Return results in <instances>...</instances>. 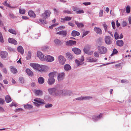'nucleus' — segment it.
<instances>
[{"instance_id":"35","label":"nucleus","mask_w":131,"mask_h":131,"mask_svg":"<svg viewBox=\"0 0 131 131\" xmlns=\"http://www.w3.org/2000/svg\"><path fill=\"white\" fill-rule=\"evenodd\" d=\"M11 72L14 74H16L17 72V70L16 69L12 67H10Z\"/></svg>"},{"instance_id":"54","label":"nucleus","mask_w":131,"mask_h":131,"mask_svg":"<svg viewBox=\"0 0 131 131\" xmlns=\"http://www.w3.org/2000/svg\"><path fill=\"white\" fill-rule=\"evenodd\" d=\"M89 31H86L83 32L82 37H83L87 35L89 33Z\"/></svg>"},{"instance_id":"40","label":"nucleus","mask_w":131,"mask_h":131,"mask_svg":"<svg viewBox=\"0 0 131 131\" xmlns=\"http://www.w3.org/2000/svg\"><path fill=\"white\" fill-rule=\"evenodd\" d=\"M82 98L83 100H89L91 99H92V97L91 96H82Z\"/></svg>"},{"instance_id":"32","label":"nucleus","mask_w":131,"mask_h":131,"mask_svg":"<svg viewBox=\"0 0 131 131\" xmlns=\"http://www.w3.org/2000/svg\"><path fill=\"white\" fill-rule=\"evenodd\" d=\"M75 23L78 28H81L84 27V25L82 23H79L77 21H75Z\"/></svg>"},{"instance_id":"46","label":"nucleus","mask_w":131,"mask_h":131,"mask_svg":"<svg viewBox=\"0 0 131 131\" xmlns=\"http://www.w3.org/2000/svg\"><path fill=\"white\" fill-rule=\"evenodd\" d=\"M115 38V39L117 40L119 38V36L117 32H116L114 35Z\"/></svg>"},{"instance_id":"64","label":"nucleus","mask_w":131,"mask_h":131,"mask_svg":"<svg viewBox=\"0 0 131 131\" xmlns=\"http://www.w3.org/2000/svg\"><path fill=\"white\" fill-rule=\"evenodd\" d=\"M5 73H7V71L6 69L5 68H3L2 70Z\"/></svg>"},{"instance_id":"26","label":"nucleus","mask_w":131,"mask_h":131,"mask_svg":"<svg viewBox=\"0 0 131 131\" xmlns=\"http://www.w3.org/2000/svg\"><path fill=\"white\" fill-rule=\"evenodd\" d=\"M54 42L55 44L57 45H60L62 44V41L58 39H56L54 40Z\"/></svg>"},{"instance_id":"36","label":"nucleus","mask_w":131,"mask_h":131,"mask_svg":"<svg viewBox=\"0 0 131 131\" xmlns=\"http://www.w3.org/2000/svg\"><path fill=\"white\" fill-rule=\"evenodd\" d=\"M6 102L8 103L11 101L12 100L10 96L9 95L6 96L5 97Z\"/></svg>"},{"instance_id":"24","label":"nucleus","mask_w":131,"mask_h":131,"mask_svg":"<svg viewBox=\"0 0 131 131\" xmlns=\"http://www.w3.org/2000/svg\"><path fill=\"white\" fill-rule=\"evenodd\" d=\"M72 36L73 37L79 36L80 35V33L76 31L73 30L71 33Z\"/></svg>"},{"instance_id":"27","label":"nucleus","mask_w":131,"mask_h":131,"mask_svg":"<svg viewBox=\"0 0 131 131\" xmlns=\"http://www.w3.org/2000/svg\"><path fill=\"white\" fill-rule=\"evenodd\" d=\"M116 43L117 45L120 47L122 46L124 44L123 41L121 40H117Z\"/></svg>"},{"instance_id":"8","label":"nucleus","mask_w":131,"mask_h":131,"mask_svg":"<svg viewBox=\"0 0 131 131\" xmlns=\"http://www.w3.org/2000/svg\"><path fill=\"white\" fill-rule=\"evenodd\" d=\"M65 74L64 72L59 73L58 75L57 79L59 82L61 81L64 79Z\"/></svg>"},{"instance_id":"52","label":"nucleus","mask_w":131,"mask_h":131,"mask_svg":"<svg viewBox=\"0 0 131 131\" xmlns=\"http://www.w3.org/2000/svg\"><path fill=\"white\" fill-rule=\"evenodd\" d=\"M8 50L10 52H14L15 51V50L10 47H8L7 48Z\"/></svg>"},{"instance_id":"2","label":"nucleus","mask_w":131,"mask_h":131,"mask_svg":"<svg viewBox=\"0 0 131 131\" xmlns=\"http://www.w3.org/2000/svg\"><path fill=\"white\" fill-rule=\"evenodd\" d=\"M30 66L34 69L40 72L43 71L44 70V66L43 65H40L36 63H32L30 64Z\"/></svg>"},{"instance_id":"53","label":"nucleus","mask_w":131,"mask_h":131,"mask_svg":"<svg viewBox=\"0 0 131 131\" xmlns=\"http://www.w3.org/2000/svg\"><path fill=\"white\" fill-rule=\"evenodd\" d=\"M84 11L83 10L80 9L77 11V14H80L82 13H83Z\"/></svg>"},{"instance_id":"39","label":"nucleus","mask_w":131,"mask_h":131,"mask_svg":"<svg viewBox=\"0 0 131 131\" xmlns=\"http://www.w3.org/2000/svg\"><path fill=\"white\" fill-rule=\"evenodd\" d=\"M24 108L26 109H30L33 107L32 105L30 104H26L24 106Z\"/></svg>"},{"instance_id":"21","label":"nucleus","mask_w":131,"mask_h":131,"mask_svg":"<svg viewBox=\"0 0 131 131\" xmlns=\"http://www.w3.org/2000/svg\"><path fill=\"white\" fill-rule=\"evenodd\" d=\"M87 61L90 62H95L97 61V59H95L91 57H88L87 58Z\"/></svg>"},{"instance_id":"29","label":"nucleus","mask_w":131,"mask_h":131,"mask_svg":"<svg viewBox=\"0 0 131 131\" xmlns=\"http://www.w3.org/2000/svg\"><path fill=\"white\" fill-rule=\"evenodd\" d=\"M17 50L18 51L23 54L24 53V50L23 47L21 46H19L17 48Z\"/></svg>"},{"instance_id":"37","label":"nucleus","mask_w":131,"mask_h":131,"mask_svg":"<svg viewBox=\"0 0 131 131\" xmlns=\"http://www.w3.org/2000/svg\"><path fill=\"white\" fill-rule=\"evenodd\" d=\"M56 72H51L49 73V78H54V77L56 75Z\"/></svg>"},{"instance_id":"44","label":"nucleus","mask_w":131,"mask_h":131,"mask_svg":"<svg viewBox=\"0 0 131 131\" xmlns=\"http://www.w3.org/2000/svg\"><path fill=\"white\" fill-rule=\"evenodd\" d=\"M118 52V51L116 49H113V53L111 54L110 56H113V54H117Z\"/></svg>"},{"instance_id":"13","label":"nucleus","mask_w":131,"mask_h":131,"mask_svg":"<svg viewBox=\"0 0 131 131\" xmlns=\"http://www.w3.org/2000/svg\"><path fill=\"white\" fill-rule=\"evenodd\" d=\"M80 61L77 59L75 60V62L77 66L82 64V62L84 61V57L83 56H82L80 59Z\"/></svg>"},{"instance_id":"62","label":"nucleus","mask_w":131,"mask_h":131,"mask_svg":"<svg viewBox=\"0 0 131 131\" xmlns=\"http://www.w3.org/2000/svg\"><path fill=\"white\" fill-rule=\"evenodd\" d=\"M112 27L113 28L115 29V22L114 21H112Z\"/></svg>"},{"instance_id":"19","label":"nucleus","mask_w":131,"mask_h":131,"mask_svg":"<svg viewBox=\"0 0 131 131\" xmlns=\"http://www.w3.org/2000/svg\"><path fill=\"white\" fill-rule=\"evenodd\" d=\"M94 30L97 34L101 35L102 33L101 29L99 27H95L94 28Z\"/></svg>"},{"instance_id":"47","label":"nucleus","mask_w":131,"mask_h":131,"mask_svg":"<svg viewBox=\"0 0 131 131\" xmlns=\"http://www.w3.org/2000/svg\"><path fill=\"white\" fill-rule=\"evenodd\" d=\"M52 106V105L51 104H47L45 105V107L46 108H49L51 107Z\"/></svg>"},{"instance_id":"22","label":"nucleus","mask_w":131,"mask_h":131,"mask_svg":"<svg viewBox=\"0 0 131 131\" xmlns=\"http://www.w3.org/2000/svg\"><path fill=\"white\" fill-rule=\"evenodd\" d=\"M72 17L69 16L66 17L64 18H61V22H64L65 21H69L71 19Z\"/></svg>"},{"instance_id":"51","label":"nucleus","mask_w":131,"mask_h":131,"mask_svg":"<svg viewBox=\"0 0 131 131\" xmlns=\"http://www.w3.org/2000/svg\"><path fill=\"white\" fill-rule=\"evenodd\" d=\"M94 56L97 58L99 56V52L97 51H95L94 53Z\"/></svg>"},{"instance_id":"12","label":"nucleus","mask_w":131,"mask_h":131,"mask_svg":"<svg viewBox=\"0 0 131 131\" xmlns=\"http://www.w3.org/2000/svg\"><path fill=\"white\" fill-rule=\"evenodd\" d=\"M57 90V88H50L48 89V91L49 93L51 95H55V93Z\"/></svg>"},{"instance_id":"5","label":"nucleus","mask_w":131,"mask_h":131,"mask_svg":"<svg viewBox=\"0 0 131 131\" xmlns=\"http://www.w3.org/2000/svg\"><path fill=\"white\" fill-rule=\"evenodd\" d=\"M97 49L98 50L99 53L101 54L106 53L107 51V49L103 46H98Z\"/></svg>"},{"instance_id":"9","label":"nucleus","mask_w":131,"mask_h":131,"mask_svg":"<svg viewBox=\"0 0 131 131\" xmlns=\"http://www.w3.org/2000/svg\"><path fill=\"white\" fill-rule=\"evenodd\" d=\"M102 114H100L99 115H95L92 117V119L94 121H96L100 119L102 117Z\"/></svg>"},{"instance_id":"34","label":"nucleus","mask_w":131,"mask_h":131,"mask_svg":"<svg viewBox=\"0 0 131 131\" xmlns=\"http://www.w3.org/2000/svg\"><path fill=\"white\" fill-rule=\"evenodd\" d=\"M38 81L39 83L40 84L43 83L44 81V79L42 77H39L38 79Z\"/></svg>"},{"instance_id":"42","label":"nucleus","mask_w":131,"mask_h":131,"mask_svg":"<svg viewBox=\"0 0 131 131\" xmlns=\"http://www.w3.org/2000/svg\"><path fill=\"white\" fill-rule=\"evenodd\" d=\"M19 12L21 14H24L25 13V10L23 9L19 8Z\"/></svg>"},{"instance_id":"50","label":"nucleus","mask_w":131,"mask_h":131,"mask_svg":"<svg viewBox=\"0 0 131 131\" xmlns=\"http://www.w3.org/2000/svg\"><path fill=\"white\" fill-rule=\"evenodd\" d=\"M103 11L102 9L100 10L99 13V17H102L103 16Z\"/></svg>"},{"instance_id":"4","label":"nucleus","mask_w":131,"mask_h":131,"mask_svg":"<svg viewBox=\"0 0 131 131\" xmlns=\"http://www.w3.org/2000/svg\"><path fill=\"white\" fill-rule=\"evenodd\" d=\"M91 48L90 45H86L85 46L83 50L85 53L89 55H91L92 54L93 51L90 50Z\"/></svg>"},{"instance_id":"56","label":"nucleus","mask_w":131,"mask_h":131,"mask_svg":"<svg viewBox=\"0 0 131 131\" xmlns=\"http://www.w3.org/2000/svg\"><path fill=\"white\" fill-rule=\"evenodd\" d=\"M63 12L65 13H67L68 14H72L71 12L68 10H65L63 11Z\"/></svg>"},{"instance_id":"31","label":"nucleus","mask_w":131,"mask_h":131,"mask_svg":"<svg viewBox=\"0 0 131 131\" xmlns=\"http://www.w3.org/2000/svg\"><path fill=\"white\" fill-rule=\"evenodd\" d=\"M35 94L36 95H42L43 93L42 91L40 90H36L35 91Z\"/></svg>"},{"instance_id":"38","label":"nucleus","mask_w":131,"mask_h":131,"mask_svg":"<svg viewBox=\"0 0 131 131\" xmlns=\"http://www.w3.org/2000/svg\"><path fill=\"white\" fill-rule=\"evenodd\" d=\"M66 55L69 59H71L73 58V56L70 53L68 52L66 53Z\"/></svg>"},{"instance_id":"41","label":"nucleus","mask_w":131,"mask_h":131,"mask_svg":"<svg viewBox=\"0 0 131 131\" xmlns=\"http://www.w3.org/2000/svg\"><path fill=\"white\" fill-rule=\"evenodd\" d=\"M126 13H129L130 12V6H129L128 5L127 6L126 8Z\"/></svg>"},{"instance_id":"6","label":"nucleus","mask_w":131,"mask_h":131,"mask_svg":"<svg viewBox=\"0 0 131 131\" xmlns=\"http://www.w3.org/2000/svg\"><path fill=\"white\" fill-rule=\"evenodd\" d=\"M58 58V60L60 64L61 65H63L64 64L66 61V59L63 56H59Z\"/></svg>"},{"instance_id":"18","label":"nucleus","mask_w":131,"mask_h":131,"mask_svg":"<svg viewBox=\"0 0 131 131\" xmlns=\"http://www.w3.org/2000/svg\"><path fill=\"white\" fill-rule=\"evenodd\" d=\"M7 52L6 51H2L0 53V56L3 58H5L7 56Z\"/></svg>"},{"instance_id":"7","label":"nucleus","mask_w":131,"mask_h":131,"mask_svg":"<svg viewBox=\"0 0 131 131\" xmlns=\"http://www.w3.org/2000/svg\"><path fill=\"white\" fill-rule=\"evenodd\" d=\"M37 56L39 59L41 61H45L46 59V57L40 51H37Z\"/></svg>"},{"instance_id":"15","label":"nucleus","mask_w":131,"mask_h":131,"mask_svg":"<svg viewBox=\"0 0 131 131\" xmlns=\"http://www.w3.org/2000/svg\"><path fill=\"white\" fill-rule=\"evenodd\" d=\"M73 52L76 54H79L81 53V51L80 49L76 48H74L72 49Z\"/></svg>"},{"instance_id":"49","label":"nucleus","mask_w":131,"mask_h":131,"mask_svg":"<svg viewBox=\"0 0 131 131\" xmlns=\"http://www.w3.org/2000/svg\"><path fill=\"white\" fill-rule=\"evenodd\" d=\"M0 42L2 43H3L4 41L3 39L2 35L1 33L0 32Z\"/></svg>"},{"instance_id":"57","label":"nucleus","mask_w":131,"mask_h":131,"mask_svg":"<svg viewBox=\"0 0 131 131\" xmlns=\"http://www.w3.org/2000/svg\"><path fill=\"white\" fill-rule=\"evenodd\" d=\"M19 80H20V82L22 83H24V79L23 78L21 77H20L19 78Z\"/></svg>"},{"instance_id":"25","label":"nucleus","mask_w":131,"mask_h":131,"mask_svg":"<svg viewBox=\"0 0 131 131\" xmlns=\"http://www.w3.org/2000/svg\"><path fill=\"white\" fill-rule=\"evenodd\" d=\"M64 68L65 71H68L71 69V67L69 64H67L64 66Z\"/></svg>"},{"instance_id":"59","label":"nucleus","mask_w":131,"mask_h":131,"mask_svg":"<svg viewBox=\"0 0 131 131\" xmlns=\"http://www.w3.org/2000/svg\"><path fill=\"white\" fill-rule=\"evenodd\" d=\"M4 102V100L1 98H0V104L1 105H3Z\"/></svg>"},{"instance_id":"33","label":"nucleus","mask_w":131,"mask_h":131,"mask_svg":"<svg viewBox=\"0 0 131 131\" xmlns=\"http://www.w3.org/2000/svg\"><path fill=\"white\" fill-rule=\"evenodd\" d=\"M57 34L60 35H63L64 36H66L67 33L66 31L62 30L57 32Z\"/></svg>"},{"instance_id":"48","label":"nucleus","mask_w":131,"mask_h":131,"mask_svg":"<svg viewBox=\"0 0 131 131\" xmlns=\"http://www.w3.org/2000/svg\"><path fill=\"white\" fill-rule=\"evenodd\" d=\"M49 49V47L48 46H44L42 48V50L44 51H45Z\"/></svg>"},{"instance_id":"55","label":"nucleus","mask_w":131,"mask_h":131,"mask_svg":"<svg viewBox=\"0 0 131 131\" xmlns=\"http://www.w3.org/2000/svg\"><path fill=\"white\" fill-rule=\"evenodd\" d=\"M9 105L11 107H12L13 106H14L15 107H16L17 106V105L14 102H12V103L10 104Z\"/></svg>"},{"instance_id":"23","label":"nucleus","mask_w":131,"mask_h":131,"mask_svg":"<svg viewBox=\"0 0 131 131\" xmlns=\"http://www.w3.org/2000/svg\"><path fill=\"white\" fill-rule=\"evenodd\" d=\"M28 14L29 16L31 17H32L35 18L36 16V15L34 13V12L31 10H30L28 13Z\"/></svg>"},{"instance_id":"28","label":"nucleus","mask_w":131,"mask_h":131,"mask_svg":"<svg viewBox=\"0 0 131 131\" xmlns=\"http://www.w3.org/2000/svg\"><path fill=\"white\" fill-rule=\"evenodd\" d=\"M26 72L27 74L29 76H32L33 75V74L32 71L29 69H27Z\"/></svg>"},{"instance_id":"63","label":"nucleus","mask_w":131,"mask_h":131,"mask_svg":"<svg viewBox=\"0 0 131 131\" xmlns=\"http://www.w3.org/2000/svg\"><path fill=\"white\" fill-rule=\"evenodd\" d=\"M127 24V23L126 21H124L122 23V26L123 27H124Z\"/></svg>"},{"instance_id":"11","label":"nucleus","mask_w":131,"mask_h":131,"mask_svg":"<svg viewBox=\"0 0 131 131\" xmlns=\"http://www.w3.org/2000/svg\"><path fill=\"white\" fill-rule=\"evenodd\" d=\"M112 39L109 36H107L105 37V43L107 45H110L112 43Z\"/></svg>"},{"instance_id":"20","label":"nucleus","mask_w":131,"mask_h":131,"mask_svg":"<svg viewBox=\"0 0 131 131\" xmlns=\"http://www.w3.org/2000/svg\"><path fill=\"white\" fill-rule=\"evenodd\" d=\"M8 40L9 43L15 45H16L17 43V41L13 38H9Z\"/></svg>"},{"instance_id":"1","label":"nucleus","mask_w":131,"mask_h":131,"mask_svg":"<svg viewBox=\"0 0 131 131\" xmlns=\"http://www.w3.org/2000/svg\"><path fill=\"white\" fill-rule=\"evenodd\" d=\"M51 14V12L49 11L46 10L44 13L41 15L43 19H40L39 21H38V23L39 24H46L47 22L45 19L49 16Z\"/></svg>"},{"instance_id":"60","label":"nucleus","mask_w":131,"mask_h":131,"mask_svg":"<svg viewBox=\"0 0 131 131\" xmlns=\"http://www.w3.org/2000/svg\"><path fill=\"white\" fill-rule=\"evenodd\" d=\"M75 99L77 100H83L82 96H81Z\"/></svg>"},{"instance_id":"14","label":"nucleus","mask_w":131,"mask_h":131,"mask_svg":"<svg viewBox=\"0 0 131 131\" xmlns=\"http://www.w3.org/2000/svg\"><path fill=\"white\" fill-rule=\"evenodd\" d=\"M46 60L47 61L49 62H51L54 60V58L51 56L47 55L46 57Z\"/></svg>"},{"instance_id":"58","label":"nucleus","mask_w":131,"mask_h":131,"mask_svg":"<svg viewBox=\"0 0 131 131\" xmlns=\"http://www.w3.org/2000/svg\"><path fill=\"white\" fill-rule=\"evenodd\" d=\"M83 4L85 6H87L91 4V3L90 2H86L83 3Z\"/></svg>"},{"instance_id":"16","label":"nucleus","mask_w":131,"mask_h":131,"mask_svg":"<svg viewBox=\"0 0 131 131\" xmlns=\"http://www.w3.org/2000/svg\"><path fill=\"white\" fill-rule=\"evenodd\" d=\"M76 43V42L74 41L69 40L66 42V45H67L72 46L75 45Z\"/></svg>"},{"instance_id":"43","label":"nucleus","mask_w":131,"mask_h":131,"mask_svg":"<svg viewBox=\"0 0 131 131\" xmlns=\"http://www.w3.org/2000/svg\"><path fill=\"white\" fill-rule=\"evenodd\" d=\"M8 31L13 34H16V32L15 31L12 29H9L8 30Z\"/></svg>"},{"instance_id":"10","label":"nucleus","mask_w":131,"mask_h":131,"mask_svg":"<svg viewBox=\"0 0 131 131\" xmlns=\"http://www.w3.org/2000/svg\"><path fill=\"white\" fill-rule=\"evenodd\" d=\"M65 94V90H58L57 89V90L55 93V95L57 96H60L61 95L64 96Z\"/></svg>"},{"instance_id":"17","label":"nucleus","mask_w":131,"mask_h":131,"mask_svg":"<svg viewBox=\"0 0 131 131\" xmlns=\"http://www.w3.org/2000/svg\"><path fill=\"white\" fill-rule=\"evenodd\" d=\"M55 80L54 78H49L48 79L47 82L49 85L53 84L55 82Z\"/></svg>"},{"instance_id":"3","label":"nucleus","mask_w":131,"mask_h":131,"mask_svg":"<svg viewBox=\"0 0 131 131\" xmlns=\"http://www.w3.org/2000/svg\"><path fill=\"white\" fill-rule=\"evenodd\" d=\"M35 102H33L34 104L37 106H39L41 104H45L44 100L40 98H36L34 100Z\"/></svg>"},{"instance_id":"30","label":"nucleus","mask_w":131,"mask_h":131,"mask_svg":"<svg viewBox=\"0 0 131 131\" xmlns=\"http://www.w3.org/2000/svg\"><path fill=\"white\" fill-rule=\"evenodd\" d=\"M72 95V93L71 91L65 90L64 95H67L69 96H71Z\"/></svg>"},{"instance_id":"61","label":"nucleus","mask_w":131,"mask_h":131,"mask_svg":"<svg viewBox=\"0 0 131 131\" xmlns=\"http://www.w3.org/2000/svg\"><path fill=\"white\" fill-rule=\"evenodd\" d=\"M103 27L105 31H106L107 28V26L106 25L105 23H104L103 24Z\"/></svg>"},{"instance_id":"45","label":"nucleus","mask_w":131,"mask_h":131,"mask_svg":"<svg viewBox=\"0 0 131 131\" xmlns=\"http://www.w3.org/2000/svg\"><path fill=\"white\" fill-rule=\"evenodd\" d=\"M31 53L30 51H29L28 52V54L26 57V59L27 60L31 58Z\"/></svg>"}]
</instances>
